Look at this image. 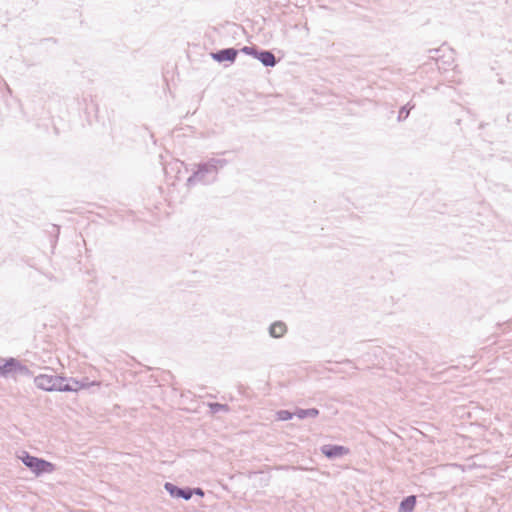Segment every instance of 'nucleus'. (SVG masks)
I'll return each mask as SVG.
<instances>
[{
    "label": "nucleus",
    "instance_id": "nucleus-2",
    "mask_svg": "<svg viewBox=\"0 0 512 512\" xmlns=\"http://www.w3.org/2000/svg\"><path fill=\"white\" fill-rule=\"evenodd\" d=\"M22 463L30 469L36 476L43 474L52 473L55 470V465L43 458H39L31 455L30 453L23 451L19 456Z\"/></svg>",
    "mask_w": 512,
    "mask_h": 512
},
{
    "label": "nucleus",
    "instance_id": "nucleus-12",
    "mask_svg": "<svg viewBox=\"0 0 512 512\" xmlns=\"http://www.w3.org/2000/svg\"><path fill=\"white\" fill-rule=\"evenodd\" d=\"M299 419L315 418L319 415L317 408L302 409L298 408L294 413Z\"/></svg>",
    "mask_w": 512,
    "mask_h": 512
},
{
    "label": "nucleus",
    "instance_id": "nucleus-16",
    "mask_svg": "<svg viewBox=\"0 0 512 512\" xmlns=\"http://www.w3.org/2000/svg\"><path fill=\"white\" fill-rule=\"evenodd\" d=\"M260 51V48H258L257 46L255 45H252V46H244L242 47L241 49H239V53H244L246 55H249V56H252L253 58H255V55H257V52Z\"/></svg>",
    "mask_w": 512,
    "mask_h": 512
},
{
    "label": "nucleus",
    "instance_id": "nucleus-1",
    "mask_svg": "<svg viewBox=\"0 0 512 512\" xmlns=\"http://www.w3.org/2000/svg\"><path fill=\"white\" fill-rule=\"evenodd\" d=\"M227 164L228 161L223 158H210L205 162L196 164V169L188 177L186 185L192 187L198 183L202 185L215 183L218 180L219 171Z\"/></svg>",
    "mask_w": 512,
    "mask_h": 512
},
{
    "label": "nucleus",
    "instance_id": "nucleus-9",
    "mask_svg": "<svg viewBox=\"0 0 512 512\" xmlns=\"http://www.w3.org/2000/svg\"><path fill=\"white\" fill-rule=\"evenodd\" d=\"M269 335L272 338H281L287 332V326L283 321H275L269 326Z\"/></svg>",
    "mask_w": 512,
    "mask_h": 512
},
{
    "label": "nucleus",
    "instance_id": "nucleus-19",
    "mask_svg": "<svg viewBox=\"0 0 512 512\" xmlns=\"http://www.w3.org/2000/svg\"><path fill=\"white\" fill-rule=\"evenodd\" d=\"M429 52L435 54V55H431L430 57L433 58V59H436V61L438 62L439 59H440V57L437 55L439 53V50L435 49V50H430Z\"/></svg>",
    "mask_w": 512,
    "mask_h": 512
},
{
    "label": "nucleus",
    "instance_id": "nucleus-11",
    "mask_svg": "<svg viewBox=\"0 0 512 512\" xmlns=\"http://www.w3.org/2000/svg\"><path fill=\"white\" fill-rule=\"evenodd\" d=\"M73 378H66L61 376V380H59V384L57 386V391L59 392H77L78 387L72 383Z\"/></svg>",
    "mask_w": 512,
    "mask_h": 512
},
{
    "label": "nucleus",
    "instance_id": "nucleus-10",
    "mask_svg": "<svg viewBox=\"0 0 512 512\" xmlns=\"http://www.w3.org/2000/svg\"><path fill=\"white\" fill-rule=\"evenodd\" d=\"M417 503V498L415 495H409L404 497L398 508V512H413Z\"/></svg>",
    "mask_w": 512,
    "mask_h": 512
},
{
    "label": "nucleus",
    "instance_id": "nucleus-6",
    "mask_svg": "<svg viewBox=\"0 0 512 512\" xmlns=\"http://www.w3.org/2000/svg\"><path fill=\"white\" fill-rule=\"evenodd\" d=\"M164 489L168 492V494L175 499H183L190 500L191 492L189 486L180 487L174 483L166 482L164 484Z\"/></svg>",
    "mask_w": 512,
    "mask_h": 512
},
{
    "label": "nucleus",
    "instance_id": "nucleus-20",
    "mask_svg": "<svg viewBox=\"0 0 512 512\" xmlns=\"http://www.w3.org/2000/svg\"><path fill=\"white\" fill-rule=\"evenodd\" d=\"M52 228H53V232L55 233L56 238H57V237H58V235H59V230H60V228H59V226H57V225H53V227H52Z\"/></svg>",
    "mask_w": 512,
    "mask_h": 512
},
{
    "label": "nucleus",
    "instance_id": "nucleus-14",
    "mask_svg": "<svg viewBox=\"0 0 512 512\" xmlns=\"http://www.w3.org/2000/svg\"><path fill=\"white\" fill-rule=\"evenodd\" d=\"M208 407L211 411V413L213 414H216V413H219L221 411H229V406L227 404H221V403H218V402H210L208 403Z\"/></svg>",
    "mask_w": 512,
    "mask_h": 512
},
{
    "label": "nucleus",
    "instance_id": "nucleus-7",
    "mask_svg": "<svg viewBox=\"0 0 512 512\" xmlns=\"http://www.w3.org/2000/svg\"><path fill=\"white\" fill-rule=\"evenodd\" d=\"M321 452L328 459H336L346 455L349 449L342 445L326 444L321 447Z\"/></svg>",
    "mask_w": 512,
    "mask_h": 512
},
{
    "label": "nucleus",
    "instance_id": "nucleus-5",
    "mask_svg": "<svg viewBox=\"0 0 512 512\" xmlns=\"http://www.w3.org/2000/svg\"><path fill=\"white\" fill-rule=\"evenodd\" d=\"M238 54H239V49H236L234 47H229V48H223V49L217 50L215 52H211L210 56L214 61H216L218 63H223V62L234 63Z\"/></svg>",
    "mask_w": 512,
    "mask_h": 512
},
{
    "label": "nucleus",
    "instance_id": "nucleus-13",
    "mask_svg": "<svg viewBox=\"0 0 512 512\" xmlns=\"http://www.w3.org/2000/svg\"><path fill=\"white\" fill-rule=\"evenodd\" d=\"M72 383L78 387V391L80 389H88L92 386L99 387L101 384L99 381H90L87 377H84L81 380L72 379Z\"/></svg>",
    "mask_w": 512,
    "mask_h": 512
},
{
    "label": "nucleus",
    "instance_id": "nucleus-4",
    "mask_svg": "<svg viewBox=\"0 0 512 512\" xmlns=\"http://www.w3.org/2000/svg\"><path fill=\"white\" fill-rule=\"evenodd\" d=\"M59 380H61L60 375H47L40 374L34 377V384L38 389L53 392L57 391V386L59 384Z\"/></svg>",
    "mask_w": 512,
    "mask_h": 512
},
{
    "label": "nucleus",
    "instance_id": "nucleus-15",
    "mask_svg": "<svg viewBox=\"0 0 512 512\" xmlns=\"http://www.w3.org/2000/svg\"><path fill=\"white\" fill-rule=\"evenodd\" d=\"M414 107V105H410V103H407L406 105L402 106L398 112L397 120L399 122L404 121L410 114L411 109Z\"/></svg>",
    "mask_w": 512,
    "mask_h": 512
},
{
    "label": "nucleus",
    "instance_id": "nucleus-21",
    "mask_svg": "<svg viewBox=\"0 0 512 512\" xmlns=\"http://www.w3.org/2000/svg\"><path fill=\"white\" fill-rule=\"evenodd\" d=\"M4 363L0 364V377H3Z\"/></svg>",
    "mask_w": 512,
    "mask_h": 512
},
{
    "label": "nucleus",
    "instance_id": "nucleus-3",
    "mask_svg": "<svg viewBox=\"0 0 512 512\" xmlns=\"http://www.w3.org/2000/svg\"><path fill=\"white\" fill-rule=\"evenodd\" d=\"M4 361V370H3V378L8 377H16L17 375L32 377L34 373L20 360L14 357H8L3 359Z\"/></svg>",
    "mask_w": 512,
    "mask_h": 512
},
{
    "label": "nucleus",
    "instance_id": "nucleus-17",
    "mask_svg": "<svg viewBox=\"0 0 512 512\" xmlns=\"http://www.w3.org/2000/svg\"><path fill=\"white\" fill-rule=\"evenodd\" d=\"M294 413L290 412L289 410H279L277 412L278 419L281 421H287L293 418Z\"/></svg>",
    "mask_w": 512,
    "mask_h": 512
},
{
    "label": "nucleus",
    "instance_id": "nucleus-18",
    "mask_svg": "<svg viewBox=\"0 0 512 512\" xmlns=\"http://www.w3.org/2000/svg\"><path fill=\"white\" fill-rule=\"evenodd\" d=\"M190 492H191V498L194 495L199 496V497H203L205 495L204 490L200 487H190Z\"/></svg>",
    "mask_w": 512,
    "mask_h": 512
},
{
    "label": "nucleus",
    "instance_id": "nucleus-8",
    "mask_svg": "<svg viewBox=\"0 0 512 512\" xmlns=\"http://www.w3.org/2000/svg\"><path fill=\"white\" fill-rule=\"evenodd\" d=\"M255 59L261 62V64L265 67H275L278 63L274 53L265 49H260V51L257 52V55H255Z\"/></svg>",
    "mask_w": 512,
    "mask_h": 512
}]
</instances>
